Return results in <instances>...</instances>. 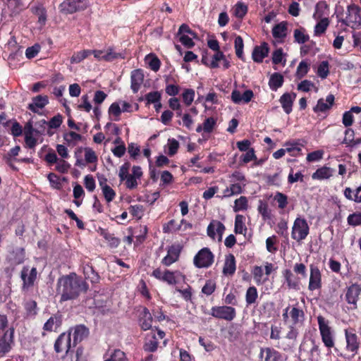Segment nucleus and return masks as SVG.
I'll return each instance as SVG.
<instances>
[{"label":"nucleus","mask_w":361,"mask_h":361,"mask_svg":"<svg viewBox=\"0 0 361 361\" xmlns=\"http://www.w3.org/2000/svg\"><path fill=\"white\" fill-rule=\"evenodd\" d=\"M101 235L108 242L109 247L111 248L117 247L121 243L118 238L115 237L113 233H110L106 231H102Z\"/></svg>","instance_id":"nucleus-42"},{"label":"nucleus","mask_w":361,"mask_h":361,"mask_svg":"<svg viewBox=\"0 0 361 361\" xmlns=\"http://www.w3.org/2000/svg\"><path fill=\"white\" fill-rule=\"evenodd\" d=\"M152 276L170 286H175L180 281L185 282L186 279L185 275L178 270L165 269L163 271L159 268H157L152 271Z\"/></svg>","instance_id":"nucleus-2"},{"label":"nucleus","mask_w":361,"mask_h":361,"mask_svg":"<svg viewBox=\"0 0 361 361\" xmlns=\"http://www.w3.org/2000/svg\"><path fill=\"white\" fill-rule=\"evenodd\" d=\"M233 210L237 212L244 211L247 209V200L245 196H241L234 202Z\"/></svg>","instance_id":"nucleus-52"},{"label":"nucleus","mask_w":361,"mask_h":361,"mask_svg":"<svg viewBox=\"0 0 361 361\" xmlns=\"http://www.w3.org/2000/svg\"><path fill=\"white\" fill-rule=\"evenodd\" d=\"M8 262L12 265L23 264L25 259V250L23 247H16L9 252Z\"/></svg>","instance_id":"nucleus-21"},{"label":"nucleus","mask_w":361,"mask_h":361,"mask_svg":"<svg viewBox=\"0 0 361 361\" xmlns=\"http://www.w3.org/2000/svg\"><path fill=\"white\" fill-rule=\"evenodd\" d=\"M138 321L142 330L147 331L152 328V316L147 307L142 308Z\"/></svg>","instance_id":"nucleus-24"},{"label":"nucleus","mask_w":361,"mask_h":361,"mask_svg":"<svg viewBox=\"0 0 361 361\" xmlns=\"http://www.w3.org/2000/svg\"><path fill=\"white\" fill-rule=\"evenodd\" d=\"M159 345V338L153 331L149 333L145 338L143 348L147 352L153 353L157 350Z\"/></svg>","instance_id":"nucleus-27"},{"label":"nucleus","mask_w":361,"mask_h":361,"mask_svg":"<svg viewBox=\"0 0 361 361\" xmlns=\"http://www.w3.org/2000/svg\"><path fill=\"white\" fill-rule=\"evenodd\" d=\"M274 200L278 203V207L281 209H285L288 204V196L281 192H276Z\"/></svg>","instance_id":"nucleus-49"},{"label":"nucleus","mask_w":361,"mask_h":361,"mask_svg":"<svg viewBox=\"0 0 361 361\" xmlns=\"http://www.w3.org/2000/svg\"><path fill=\"white\" fill-rule=\"evenodd\" d=\"M287 22L282 21L275 25L272 28V35L275 39H279V42H283L287 35Z\"/></svg>","instance_id":"nucleus-26"},{"label":"nucleus","mask_w":361,"mask_h":361,"mask_svg":"<svg viewBox=\"0 0 361 361\" xmlns=\"http://www.w3.org/2000/svg\"><path fill=\"white\" fill-rule=\"evenodd\" d=\"M269 52V47L267 42H262L259 46H255L252 53V60L258 63L263 61Z\"/></svg>","instance_id":"nucleus-17"},{"label":"nucleus","mask_w":361,"mask_h":361,"mask_svg":"<svg viewBox=\"0 0 361 361\" xmlns=\"http://www.w3.org/2000/svg\"><path fill=\"white\" fill-rule=\"evenodd\" d=\"M168 155L172 157L175 155L179 148V142L175 138L168 140Z\"/></svg>","instance_id":"nucleus-64"},{"label":"nucleus","mask_w":361,"mask_h":361,"mask_svg":"<svg viewBox=\"0 0 361 361\" xmlns=\"http://www.w3.org/2000/svg\"><path fill=\"white\" fill-rule=\"evenodd\" d=\"M322 275L319 267L314 264L310 265V279L308 289L310 291L319 290L322 286Z\"/></svg>","instance_id":"nucleus-15"},{"label":"nucleus","mask_w":361,"mask_h":361,"mask_svg":"<svg viewBox=\"0 0 361 361\" xmlns=\"http://www.w3.org/2000/svg\"><path fill=\"white\" fill-rule=\"evenodd\" d=\"M32 12L38 17V23L41 25H44L47 21V11L45 8L42 5L33 6Z\"/></svg>","instance_id":"nucleus-38"},{"label":"nucleus","mask_w":361,"mask_h":361,"mask_svg":"<svg viewBox=\"0 0 361 361\" xmlns=\"http://www.w3.org/2000/svg\"><path fill=\"white\" fill-rule=\"evenodd\" d=\"M284 82L283 76L279 73H274L269 78V86L272 91H276Z\"/></svg>","instance_id":"nucleus-32"},{"label":"nucleus","mask_w":361,"mask_h":361,"mask_svg":"<svg viewBox=\"0 0 361 361\" xmlns=\"http://www.w3.org/2000/svg\"><path fill=\"white\" fill-rule=\"evenodd\" d=\"M329 62L327 61H322L318 66L317 74L322 79L326 78L329 73Z\"/></svg>","instance_id":"nucleus-56"},{"label":"nucleus","mask_w":361,"mask_h":361,"mask_svg":"<svg viewBox=\"0 0 361 361\" xmlns=\"http://www.w3.org/2000/svg\"><path fill=\"white\" fill-rule=\"evenodd\" d=\"M329 25L328 18H322L314 27V35L317 36L324 33Z\"/></svg>","instance_id":"nucleus-46"},{"label":"nucleus","mask_w":361,"mask_h":361,"mask_svg":"<svg viewBox=\"0 0 361 361\" xmlns=\"http://www.w3.org/2000/svg\"><path fill=\"white\" fill-rule=\"evenodd\" d=\"M183 246L179 243H175L166 248L167 254L161 259V264L166 267H169L172 264L178 261Z\"/></svg>","instance_id":"nucleus-12"},{"label":"nucleus","mask_w":361,"mask_h":361,"mask_svg":"<svg viewBox=\"0 0 361 361\" xmlns=\"http://www.w3.org/2000/svg\"><path fill=\"white\" fill-rule=\"evenodd\" d=\"M258 298L257 289L255 286H250L245 293V302L247 306L252 305L257 302Z\"/></svg>","instance_id":"nucleus-37"},{"label":"nucleus","mask_w":361,"mask_h":361,"mask_svg":"<svg viewBox=\"0 0 361 361\" xmlns=\"http://www.w3.org/2000/svg\"><path fill=\"white\" fill-rule=\"evenodd\" d=\"M85 151V160L88 164L96 163L98 160L97 156L95 154V152L90 148L85 147L84 149Z\"/></svg>","instance_id":"nucleus-62"},{"label":"nucleus","mask_w":361,"mask_h":361,"mask_svg":"<svg viewBox=\"0 0 361 361\" xmlns=\"http://www.w3.org/2000/svg\"><path fill=\"white\" fill-rule=\"evenodd\" d=\"M15 329L13 326L0 336V358L9 353L15 345Z\"/></svg>","instance_id":"nucleus-6"},{"label":"nucleus","mask_w":361,"mask_h":361,"mask_svg":"<svg viewBox=\"0 0 361 361\" xmlns=\"http://www.w3.org/2000/svg\"><path fill=\"white\" fill-rule=\"evenodd\" d=\"M335 101L334 95L329 94L326 96V99L320 98L317 101V104L313 107V111L315 113H325L330 110L333 106Z\"/></svg>","instance_id":"nucleus-16"},{"label":"nucleus","mask_w":361,"mask_h":361,"mask_svg":"<svg viewBox=\"0 0 361 361\" xmlns=\"http://www.w3.org/2000/svg\"><path fill=\"white\" fill-rule=\"evenodd\" d=\"M161 94L158 91L150 92L145 94V99L147 101V104H157L161 101Z\"/></svg>","instance_id":"nucleus-59"},{"label":"nucleus","mask_w":361,"mask_h":361,"mask_svg":"<svg viewBox=\"0 0 361 361\" xmlns=\"http://www.w3.org/2000/svg\"><path fill=\"white\" fill-rule=\"evenodd\" d=\"M180 228L181 224H178L176 220L171 219L163 225V232L164 233H171L179 231Z\"/></svg>","instance_id":"nucleus-47"},{"label":"nucleus","mask_w":361,"mask_h":361,"mask_svg":"<svg viewBox=\"0 0 361 361\" xmlns=\"http://www.w3.org/2000/svg\"><path fill=\"white\" fill-rule=\"evenodd\" d=\"M289 314L291 318L293 325H297L299 323H302L305 317V314L302 310L297 307H293L289 312Z\"/></svg>","instance_id":"nucleus-35"},{"label":"nucleus","mask_w":361,"mask_h":361,"mask_svg":"<svg viewBox=\"0 0 361 361\" xmlns=\"http://www.w3.org/2000/svg\"><path fill=\"white\" fill-rule=\"evenodd\" d=\"M61 315L54 314L44 323L43 329L49 332L55 331L61 325Z\"/></svg>","instance_id":"nucleus-29"},{"label":"nucleus","mask_w":361,"mask_h":361,"mask_svg":"<svg viewBox=\"0 0 361 361\" xmlns=\"http://www.w3.org/2000/svg\"><path fill=\"white\" fill-rule=\"evenodd\" d=\"M49 103L47 95H37L32 98V102L29 104L27 109L34 113H39V109H43Z\"/></svg>","instance_id":"nucleus-25"},{"label":"nucleus","mask_w":361,"mask_h":361,"mask_svg":"<svg viewBox=\"0 0 361 361\" xmlns=\"http://www.w3.org/2000/svg\"><path fill=\"white\" fill-rule=\"evenodd\" d=\"M310 233V226L305 219L297 217L292 226L291 238L298 243L306 239Z\"/></svg>","instance_id":"nucleus-5"},{"label":"nucleus","mask_w":361,"mask_h":361,"mask_svg":"<svg viewBox=\"0 0 361 361\" xmlns=\"http://www.w3.org/2000/svg\"><path fill=\"white\" fill-rule=\"evenodd\" d=\"M248 11L247 6L243 1H238L234 6V15L238 18H243Z\"/></svg>","instance_id":"nucleus-44"},{"label":"nucleus","mask_w":361,"mask_h":361,"mask_svg":"<svg viewBox=\"0 0 361 361\" xmlns=\"http://www.w3.org/2000/svg\"><path fill=\"white\" fill-rule=\"evenodd\" d=\"M214 262V255L209 248L203 247L195 255L193 259V264L195 267L209 268Z\"/></svg>","instance_id":"nucleus-7"},{"label":"nucleus","mask_w":361,"mask_h":361,"mask_svg":"<svg viewBox=\"0 0 361 361\" xmlns=\"http://www.w3.org/2000/svg\"><path fill=\"white\" fill-rule=\"evenodd\" d=\"M245 217L241 214H237L235 218L234 232L236 234H243L247 231V228L244 224Z\"/></svg>","instance_id":"nucleus-45"},{"label":"nucleus","mask_w":361,"mask_h":361,"mask_svg":"<svg viewBox=\"0 0 361 361\" xmlns=\"http://www.w3.org/2000/svg\"><path fill=\"white\" fill-rule=\"evenodd\" d=\"M88 284L75 272L63 275L57 280L56 291L61 295L60 302L76 300L82 293H86Z\"/></svg>","instance_id":"nucleus-1"},{"label":"nucleus","mask_w":361,"mask_h":361,"mask_svg":"<svg viewBox=\"0 0 361 361\" xmlns=\"http://www.w3.org/2000/svg\"><path fill=\"white\" fill-rule=\"evenodd\" d=\"M89 6L88 0H65L59 5V9L61 13L72 14L85 11Z\"/></svg>","instance_id":"nucleus-8"},{"label":"nucleus","mask_w":361,"mask_h":361,"mask_svg":"<svg viewBox=\"0 0 361 361\" xmlns=\"http://www.w3.org/2000/svg\"><path fill=\"white\" fill-rule=\"evenodd\" d=\"M37 278V270L36 267L30 269L27 266H24L20 271V279L23 281L22 291H27L30 288L33 287Z\"/></svg>","instance_id":"nucleus-11"},{"label":"nucleus","mask_w":361,"mask_h":361,"mask_svg":"<svg viewBox=\"0 0 361 361\" xmlns=\"http://www.w3.org/2000/svg\"><path fill=\"white\" fill-rule=\"evenodd\" d=\"M287 286L289 288L299 289V281L297 279L290 269H285L283 271Z\"/></svg>","instance_id":"nucleus-34"},{"label":"nucleus","mask_w":361,"mask_h":361,"mask_svg":"<svg viewBox=\"0 0 361 361\" xmlns=\"http://www.w3.org/2000/svg\"><path fill=\"white\" fill-rule=\"evenodd\" d=\"M293 37L294 42L300 44H305L310 40V36L303 27H300L294 30Z\"/></svg>","instance_id":"nucleus-33"},{"label":"nucleus","mask_w":361,"mask_h":361,"mask_svg":"<svg viewBox=\"0 0 361 361\" xmlns=\"http://www.w3.org/2000/svg\"><path fill=\"white\" fill-rule=\"evenodd\" d=\"M361 294V286L357 283H353L347 287L345 293V300L350 305L349 309L355 310L357 308V301Z\"/></svg>","instance_id":"nucleus-13"},{"label":"nucleus","mask_w":361,"mask_h":361,"mask_svg":"<svg viewBox=\"0 0 361 361\" xmlns=\"http://www.w3.org/2000/svg\"><path fill=\"white\" fill-rule=\"evenodd\" d=\"M126 355L124 352L120 349H115L111 354L110 357L104 361H126Z\"/></svg>","instance_id":"nucleus-58"},{"label":"nucleus","mask_w":361,"mask_h":361,"mask_svg":"<svg viewBox=\"0 0 361 361\" xmlns=\"http://www.w3.org/2000/svg\"><path fill=\"white\" fill-rule=\"evenodd\" d=\"M90 54H92L90 49H84L80 51L75 52L71 57V63L72 64L79 63L87 58Z\"/></svg>","instance_id":"nucleus-40"},{"label":"nucleus","mask_w":361,"mask_h":361,"mask_svg":"<svg viewBox=\"0 0 361 361\" xmlns=\"http://www.w3.org/2000/svg\"><path fill=\"white\" fill-rule=\"evenodd\" d=\"M347 222L352 226L361 225V212H356L349 214L347 218Z\"/></svg>","instance_id":"nucleus-53"},{"label":"nucleus","mask_w":361,"mask_h":361,"mask_svg":"<svg viewBox=\"0 0 361 361\" xmlns=\"http://www.w3.org/2000/svg\"><path fill=\"white\" fill-rule=\"evenodd\" d=\"M234 47L235 50V54L243 61H245V57L243 54L244 43L241 36L238 35L235 38Z\"/></svg>","instance_id":"nucleus-41"},{"label":"nucleus","mask_w":361,"mask_h":361,"mask_svg":"<svg viewBox=\"0 0 361 361\" xmlns=\"http://www.w3.org/2000/svg\"><path fill=\"white\" fill-rule=\"evenodd\" d=\"M71 347V331L63 332L56 338L54 348L56 353L65 351L66 355L69 353Z\"/></svg>","instance_id":"nucleus-14"},{"label":"nucleus","mask_w":361,"mask_h":361,"mask_svg":"<svg viewBox=\"0 0 361 361\" xmlns=\"http://www.w3.org/2000/svg\"><path fill=\"white\" fill-rule=\"evenodd\" d=\"M343 195L350 201L361 203V185L355 190H353L349 187L345 188L343 190Z\"/></svg>","instance_id":"nucleus-30"},{"label":"nucleus","mask_w":361,"mask_h":361,"mask_svg":"<svg viewBox=\"0 0 361 361\" xmlns=\"http://www.w3.org/2000/svg\"><path fill=\"white\" fill-rule=\"evenodd\" d=\"M236 270L235 258L233 254L226 257L223 267V274L226 276H233Z\"/></svg>","instance_id":"nucleus-28"},{"label":"nucleus","mask_w":361,"mask_h":361,"mask_svg":"<svg viewBox=\"0 0 361 361\" xmlns=\"http://www.w3.org/2000/svg\"><path fill=\"white\" fill-rule=\"evenodd\" d=\"M317 322L322 341L324 343V345L328 348L334 347L335 343L334 331L329 326V322L323 316L319 315L317 317Z\"/></svg>","instance_id":"nucleus-4"},{"label":"nucleus","mask_w":361,"mask_h":361,"mask_svg":"<svg viewBox=\"0 0 361 361\" xmlns=\"http://www.w3.org/2000/svg\"><path fill=\"white\" fill-rule=\"evenodd\" d=\"M83 274L86 279H89L92 283H99L100 276L90 264H86L83 267Z\"/></svg>","instance_id":"nucleus-31"},{"label":"nucleus","mask_w":361,"mask_h":361,"mask_svg":"<svg viewBox=\"0 0 361 361\" xmlns=\"http://www.w3.org/2000/svg\"><path fill=\"white\" fill-rule=\"evenodd\" d=\"M257 210L264 220L269 219L271 218V211L266 202L260 200Z\"/></svg>","instance_id":"nucleus-57"},{"label":"nucleus","mask_w":361,"mask_h":361,"mask_svg":"<svg viewBox=\"0 0 361 361\" xmlns=\"http://www.w3.org/2000/svg\"><path fill=\"white\" fill-rule=\"evenodd\" d=\"M102 57L103 61H112L118 58L124 59V56L121 54L114 52L113 47H109L106 50V53L104 54Z\"/></svg>","instance_id":"nucleus-55"},{"label":"nucleus","mask_w":361,"mask_h":361,"mask_svg":"<svg viewBox=\"0 0 361 361\" xmlns=\"http://www.w3.org/2000/svg\"><path fill=\"white\" fill-rule=\"evenodd\" d=\"M310 70V64L305 61H302L300 62L297 67L295 76L298 79H302L305 77Z\"/></svg>","instance_id":"nucleus-48"},{"label":"nucleus","mask_w":361,"mask_h":361,"mask_svg":"<svg viewBox=\"0 0 361 361\" xmlns=\"http://www.w3.org/2000/svg\"><path fill=\"white\" fill-rule=\"evenodd\" d=\"M183 101L188 106L191 105L195 97V90L192 89H185L182 94Z\"/></svg>","instance_id":"nucleus-60"},{"label":"nucleus","mask_w":361,"mask_h":361,"mask_svg":"<svg viewBox=\"0 0 361 361\" xmlns=\"http://www.w3.org/2000/svg\"><path fill=\"white\" fill-rule=\"evenodd\" d=\"M257 159L254 148H250L240 156V161L243 164H247L251 161L257 160Z\"/></svg>","instance_id":"nucleus-61"},{"label":"nucleus","mask_w":361,"mask_h":361,"mask_svg":"<svg viewBox=\"0 0 361 361\" xmlns=\"http://www.w3.org/2000/svg\"><path fill=\"white\" fill-rule=\"evenodd\" d=\"M144 81V73L142 69L133 70L130 73V88L133 93H137Z\"/></svg>","instance_id":"nucleus-18"},{"label":"nucleus","mask_w":361,"mask_h":361,"mask_svg":"<svg viewBox=\"0 0 361 361\" xmlns=\"http://www.w3.org/2000/svg\"><path fill=\"white\" fill-rule=\"evenodd\" d=\"M216 124V120L213 117L207 118L203 123V131L210 133L213 131Z\"/></svg>","instance_id":"nucleus-63"},{"label":"nucleus","mask_w":361,"mask_h":361,"mask_svg":"<svg viewBox=\"0 0 361 361\" xmlns=\"http://www.w3.org/2000/svg\"><path fill=\"white\" fill-rule=\"evenodd\" d=\"M345 337L346 341L345 350L351 353V355L347 356L345 354L340 353L338 355L350 360L357 354L360 342L355 330L353 328L345 329Z\"/></svg>","instance_id":"nucleus-3"},{"label":"nucleus","mask_w":361,"mask_h":361,"mask_svg":"<svg viewBox=\"0 0 361 361\" xmlns=\"http://www.w3.org/2000/svg\"><path fill=\"white\" fill-rule=\"evenodd\" d=\"M209 314L216 319L231 322L236 317V310L228 305L214 306L211 308Z\"/></svg>","instance_id":"nucleus-10"},{"label":"nucleus","mask_w":361,"mask_h":361,"mask_svg":"<svg viewBox=\"0 0 361 361\" xmlns=\"http://www.w3.org/2000/svg\"><path fill=\"white\" fill-rule=\"evenodd\" d=\"M331 176V170L329 167L323 166L316 170L312 175L314 180H323L329 178Z\"/></svg>","instance_id":"nucleus-36"},{"label":"nucleus","mask_w":361,"mask_h":361,"mask_svg":"<svg viewBox=\"0 0 361 361\" xmlns=\"http://www.w3.org/2000/svg\"><path fill=\"white\" fill-rule=\"evenodd\" d=\"M343 25L346 26L359 27L361 25L360 8L359 6L351 4L347 6V16L345 19L339 20Z\"/></svg>","instance_id":"nucleus-9"},{"label":"nucleus","mask_w":361,"mask_h":361,"mask_svg":"<svg viewBox=\"0 0 361 361\" xmlns=\"http://www.w3.org/2000/svg\"><path fill=\"white\" fill-rule=\"evenodd\" d=\"M73 331V345L75 346L82 340L87 338L90 331L89 329L84 324H79L74 326L71 331Z\"/></svg>","instance_id":"nucleus-19"},{"label":"nucleus","mask_w":361,"mask_h":361,"mask_svg":"<svg viewBox=\"0 0 361 361\" xmlns=\"http://www.w3.org/2000/svg\"><path fill=\"white\" fill-rule=\"evenodd\" d=\"M27 317H34L37 314V303L35 300H29L24 303Z\"/></svg>","instance_id":"nucleus-39"},{"label":"nucleus","mask_w":361,"mask_h":361,"mask_svg":"<svg viewBox=\"0 0 361 361\" xmlns=\"http://www.w3.org/2000/svg\"><path fill=\"white\" fill-rule=\"evenodd\" d=\"M63 138L68 145H72L73 146L77 142L81 140L82 136L75 132L71 131L66 133Z\"/></svg>","instance_id":"nucleus-51"},{"label":"nucleus","mask_w":361,"mask_h":361,"mask_svg":"<svg viewBox=\"0 0 361 361\" xmlns=\"http://www.w3.org/2000/svg\"><path fill=\"white\" fill-rule=\"evenodd\" d=\"M216 288V283L214 280L208 279L202 288V293L207 296L211 295Z\"/></svg>","instance_id":"nucleus-50"},{"label":"nucleus","mask_w":361,"mask_h":361,"mask_svg":"<svg viewBox=\"0 0 361 361\" xmlns=\"http://www.w3.org/2000/svg\"><path fill=\"white\" fill-rule=\"evenodd\" d=\"M231 100L235 104H240L241 102L247 104L254 97V92L251 90H245L243 94L238 90H233L231 92Z\"/></svg>","instance_id":"nucleus-20"},{"label":"nucleus","mask_w":361,"mask_h":361,"mask_svg":"<svg viewBox=\"0 0 361 361\" xmlns=\"http://www.w3.org/2000/svg\"><path fill=\"white\" fill-rule=\"evenodd\" d=\"M296 96L295 92H286L281 96L279 102L286 114H290L292 112L293 102Z\"/></svg>","instance_id":"nucleus-22"},{"label":"nucleus","mask_w":361,"mask_h":361,"mask_svg":"<svg viewBox=\"0 0 361 361\" xmlns=\"http://www.w3.org/2000/svg\"><path fill=\"white\" fill-rule=\"evenodd\" d=\"M265 353L264 361H282V355L280 352L272 348H261L259 357L263 358Z\"/></svg>","instance_id":"nucleus-23"},{"label":"nucleus","mask_w":361,"mask_h":361,"mask_svg":"<svg viewBox=\"0 0 361 361\" xmlns=\"http://www.w3.org/2000/svg\"><path fill=\"white\" fill-rule=\"evenodd\" d=\"M288 222L285 219H281L276 226V233L283 237V238H288Z\"/></svg>","instance_id":"nucleus-54"},{"label":"nucleus","mask_w":361,"mask_h":361,"mask_svg":"<svg viewBox=\"0 0 361 361\" xmlns=\"http://www.w3.org/2000/svg\"><path fill=\"white\" fill-rule=\"evenodd\" d=\"M307 356L311 361H318L320 357L319 347L313 339L310 341V348Z\"/></svg>","instance_id":"nucleus-43"}]
</instances>
